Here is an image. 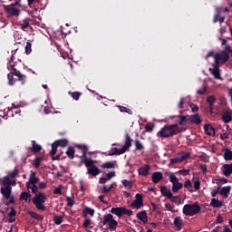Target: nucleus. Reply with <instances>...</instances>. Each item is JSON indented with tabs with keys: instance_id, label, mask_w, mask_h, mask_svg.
Returning <instances> with one entry per match:
<instances>
[{
	"instance_id": "ddd939ff",
	"label": "nucleus",
	"mask_w": 232,
	"mask_h": 232,
	"mask_svg": "<svg viewBox=\"0 0 232 232\" xmlns=\"http://www.w3.org/2000/svg\"><path fill=\"white\" fill-rule=\"evenodd\" d=\"M5 211L9 217V224H14V222H15V216L17 215V211H15V208H6Z\"/></svg>"
},
{
	"instance_id": "8fccbe9b",
	"label": "nucleus",
	"mask_w": 232,
	"mask_h": 232,
	"mask_svg": "<svg viewBox=\"0 0 232 232\" xmlns=\"http://www.w3.org/2000/svg\"><path fill=\"white\" fill-rule=\"evenodd\" d=\"M69 95H71V97H72V99H73L74 101H79V99H80L82 93L79 92H69Z\"/></svg>"
},
{
	"instance_id": "1a4fd4ad",
	"label": "nucleus",
	"mask_w": 232,
	"mask_h": 232,
	"mask_svg": "<svg viewBox=\"0 0 232 232\" xmlns=\"http://www.w3.org/2000/svg\"><path fill=\"white\" fill-rule=\"evenodd\" d=\"M102 224L103 226L108 224L110 231H115L117 229V226H119V223L113 218V215L111 214L104 216Z\"/></svg>"
},
{
	"instance_id": "f704fd0d",
	"label": "nucleus",
	"mask_w": 232,
	"mask_h": 232,
	"mask_svg": "<svg viewBox=\"0 0 232 232\" xmlns=\"http://www.w3.org/2000/svg\"><path fill=\"white\" fill-rule=\"evenodd\" d=\"M65 153L69 159H75V149H73V147H69Z\"/></svg>"
},
{
	"instance_id": "774afa93",
	"label": "nucleus",
	"mask_w": 232,
	"mask_h": 232,
	"mask_svg": "<svg viewBox=\"0 0 232 232\" xmlns=\"http://www.w3.org/2000/svg\"><path fill=\"white\" fill-rule=\"evenodd\" d=\"M194 188L198 191V189H200V180L199 179H197L195 182H194Z\"/></svg>"
},
{
	"instance_id": "cd10ccee",
	"label": "nucleus",
	"mask_w": 232,
	"mask_h": 232,
	"mask_svg": "<svg viewBox=\"0 0 232 232\" xmlns=\"http://www.w3.org/2000/svg\"><path fill=\"white\" fill-rule=\"evenodd\" d=\"M29 182L32 185L37 184L39 182V178H37L35 171H34V170H31V174L29 177Z\"/></svg>"
},
{
	"instance_id": "f3484780",
	"label": "nucleus",
	"mask_w": 232,
	"mask_h": 232,
	"mask_svg": "<svg viewBox=\"0 0 232 232\" xmlns=\"http://www.w3.org/2000/svg\"><path fill=\"white\" fill-rule=\"evenodd\" d=\"M150 167L149 164H147L138 169V174L141 175V177H148V175H150Z\"/></svg>"
},
{
	"instance_id": "393cba45",
	"label": "nucleus",
	"mask_w": 232,
	"mask_h": 232,
	"mask_svg": "<svg viewBox=\"0 0 232 232\" xmlns=\"http://www.w3.org/2000/svg\"><path fill=\"white\" fill-rule=\"evenodd\" d=\"M123 153H124V150L118 149L117 147H115L109 150L108 156L113 157V155H123Z\"/></svg>"
},
{
	"instance_id": "6ab92c4d",
	"label": "nucleus",
	"mask_w": 232,
	"mask_h": 232,
	"mask_svg": "<svg viewBox=\"0 0 232 232\" xmlns=\"http://www.w3.org/2000/svg\"><path fill=\"white\" fill-rule=\"evenodd\" d=\"M160 193H161L162 197H166L167 198H172L173 193H171L170 189H168V187L161 186L160 188Z\"/></svg>"
},
{
	"instance_id": "423d86ee",
	"label": "nucleus",
	"mask_w": 232,
	"mask_h": 232,
	"mask_svg": "<svg viewBox=\"0 0 232 232\" xmlns=\"http://www.w3.org/2000/svg\"><path fill=\"white\" fill-rule=\"evenodd\" d=\"M15 6H21L19 1H15L14 3H12L9 5L5 6V11L10 17H17L21 14V11L17 9Z\"/></svg>"
},
{
	"instance_id": "a19ab883",
	"label": "nucleus",
	"mask_w": 232,
	"mask_h": 232,
	"mask_svg": "<svg viewBox=\"0 0 232 232\" xmlns=\"http://www.w3.org/2000/svg\"><path fill=\"white\" fill-rule=\"evenodd\" d=\"M53 222L56 224V226H61L63 224V220L64 218V216H53Z\"/></svg>"
},
{
	"instance_id": "13d9d810",
	"label": "nucleus",
	"mask_w": 232,
	"mask_h": 232,
	"mask_svg": "<svg viewBox=\"0 0 232 232\" xmlns=\"http://www.w3.org/2000/svg\"><path fill=\"white\" fill-rule=\"evenodd\" d=\"M179 119V126H184L186 122L188 121V118L186 116H178Z\"/></svg>"
},
{
	"instance_id": "c9c22d12",
	"label": "nucleus",
	"mask_w": 232,
	"mask_h": 232,
	"mask_svg": "<svg viewBox=\"0 0 232 232\" xmlns=\"http://www.w3.org/2000/svg\"><path fill=\"white\" fill-rule=\"evenodd\" d=\"M118 108L121 113H128V115H133V111L128 107H124L122 105H118Z\"/></svg>"
},
{
	"instance_id": "412c9836",
	"label": "nucleus",
	"mask_w": 232,
	"mask_h": 232,
	"mask_svg": "<svg viewBox=\"0 0 232 232\" xmlns=\"http://www.w3.org/2000/svg\"><path fill=\"white\" fill-rule=\"evenodd\" d=\"M203 128L206 135L215 137V128H213V126L209 124H205Z\"/></svg>"
},
{
	"instance_id": "5701e85b",
	"label": "nucleus",
	"mask_w": 232,
	"mask_h": 232,
	"mask_svg": "<svg viewBox=\"0 0 232 232\" xmlns=\"http://www.w3.org/2000/svg\"><path fill=\"white\" fill-rule=\"evenodd\" d=\"M87 173L89 175H92V177H97V175H99L101 173V169H99V168L94 165V166L87 169Z\"/></svg>"
},
{
	"instance_id": "bb28decb",
	"label": "nucleus",
	"mask_w": 232,
	"mask_h": 232,
	"mask_svg": "<svg viewBox=\"0 0 232 232\" xmlns=\"http://www.w3.org/2000/svg\"><path fill=\"white\" fill-rule=\"evenodd\" d=\"M14 113H15V115H19V113H21V109L15 105H13L11 110L8 111L7 115L9 117H14Z\"/></svg>"
},
{
	"instance_id": "69168bd1",
	"label": "nucleus",
	"mask_w": 232,
	"mask_h": 232,
	"mask_svg": "<svg viewBox=\"0 0 232 232\" xmlns=\"http://www.w3.org/2000/svg\"><path fill=\"white\" fill-rule=\"evenodd\" d=\"M153 128H155V125H153V124H147L145 126L146 131H150V133H151V131H153Z\"/></svg>"
},
{
	"instance_id": "c03bdc74",
	"label": "nucleus",
	"mask_w": 232,
	"mask_h": 232,
	"mask_svg": "<svg viewBox=\"0 0 232 232\" xmlns=\"http://www.w3.org/2000/svg\"><path fill=\"white\" fill-rule=\"evenodd\" d=\"M11 178L9 176H5L3 178V181H2V184L3 186H9L11 187L12 186V179H10Z\"/></svg>"
},
{
	"instance_id": "aec40b11",
	"label": "nucleus",
	"mask_w": 232,
	"mask_h": 232,
	"mask_svg": "<svg viewBox=\"0 0 232 232\" xmlns=\"http://www.w3.org/2000/svg\"><path fill=\"white\" fill-rule=\"evenodd\" d=\"M138 220H140L141 222H143V224H147L148 223V213H146L145 210L140 211L137 215H136Z\"/></svg>"
},
{
	"instance_id": "4468645a",
	"label": "nucleus",
	"mask_w": 232,
	"mask_h": 232,
	"mask_svg": "<svg viewBox=\"0 0 232 232\" xmlns=\"http://www.w3.org/2000/svg\"><path fill=\"white\" fill-rule=\"evenodd\" d=\"M124 139H125V143L121 147V150H123L124 153H126V151H128L130 148H131V137L130 136V133H125Z\"/></svg>"
},
{
	"instance_id": "a211bd4d",
	"label": "nucleus",
	"mask_w": 232,
	"mask_h": 232,
	"mask_svg": "<svg viewBox=\"0 0 232 232\" xmlns=\"http://www.w3.org/2000/svg\"><path fill=\"white\" fill-rule=\"evenodd\" d=\"M222 173L225 177H231L232 174V163L223 165Z\"/></svg>"
},
{
	"instance_id": "6e6d98bb",
	"label": "nucleus",
	"mask_w": 232,
	"mask_h": 232,
	"mask_svg": "<svg viewBox=\"0 0 232 232\" xmlns=\"http://www.w3.org/2000/svg\"><path fill=\"white\" fill-rule=\"evenodd\" d=\"M220 189H222V186L219 185V186L217 187L216 189H213V190L210 192L211 197H213V198L217 197V195H218V193H220Z\"/></svg>"
},
{
	"instance_id": "680f3d73",
	"label": "nucleus",
	"mask_w": 232,
	"mask_h": 232,
	"mask_svg": "<svg viewBox=\"0 0 232 232\" xmlns=\"http://www.w3.org/2000/svg\"><path fill=\"white\" fill-rule=\"evenodd\" d=\"M199 169H201L203 175L208 173V166L206 164H199Z\"/></svg>"
},
{
	"instance_id": "4c0bfd02",
	"label": "nucleus",
	"mask_w": 232,
	"mask_h": 232,
	"mask_svg": "<svg viewBox=\"0 0 232 232\" xmlns=\"http://www.w3.org/2000/svg\"><path fill=\"white\" fill-rule=\"evenodd\" d=\"M207 102H208L210 110H213V104L217 102V98H215L213 95H210L207 97Z\"/></svg>"
},
{
	"instance_id": "3c124183",
	"label": "nucleus",
	"mask_w": 232,
	"mask_h": 232,
	"mask_svg": "<svg viewBox=\"0 0 232 232\" xmlns=\"http://www.w3.org/2000/svg\"><path fill=\"white\" fill-rule=\"evenodd\" d=\"M83 213H87V215H90L91 217H93V215H95V209L86 207L83 209Z\"/></svg>"
},
{
	"instance_id": "79ce46f5",
	"label": "nucleus",
	"mask_w": 232,
	"mask_h": 232,
	"mask_svg": "<svg viewBox=\"0 0 232 232\" xmlns=\"http://www.w3.org/2000/svg\"><path fill=\"white\" fill-rule=\"evenodd\" d=\"M184 188L188 189L190 193H193V183H191V180L187 179L184 183Z\"/></svg>"
},
{
	"instance_id": "ea45409f",
	"label": "nucleus",
	"mask_w": 232,
	"mask_h": 232,
	"mask_svg": "<svg viewBox=\"0 0 232 232\" xmlns=\"http://www.w3.org/2000/svg\"><path fill=\"white\" fill-rule=\"evenodd\" d=\"M169 199L170 200V202H174L178 206H179V204H182V199L180 198V196L172 195V198H169Z\"/></svg>"
},
{
	"instance_id": "2f4dec72",
	"label": "nucleus",
	"mask_w": 232,
	"mask_h": 232,
	"mask_svg": "<svg viewBox=\"0 0 232 232\" xmlns=\"http://www.w3.org/2000/svg\"><path fill=\"white\" fill-rule=\"evenodd\" d=\"M31 150L34 153H39L41 151V150H43V147H41V145L37 144V142H35V140H32Z\"/></svg>"
},
{
	"instance_id": "b1692460",
	"label": "nucleus",
	"mask_w": 232,
	"mask_h": 232,
	"mask_svg": "<svg viewBox=\"0 0 232 232\" xmlns=\"http://www.w3.org/2000/svg\"><path fill=\"white\" fill-rule=\"evenodd\" d=\"M222 206H224V201H222V200H218V199L213 198L210 201L211 208H222Z\"/></svg>"
},
{
	"instance_id": "473e14b6",
	"label": "nucleus",
	"mask_w": 232,
	"mask_h": 232,
	"mask_svg": "<svg viewBox=\"0 0 232 232\" xmlns=\"http://www.w3.org/2000/svg\"><path fill=\"white\" fill-rule=\"evenodd\" d=\"M209 72L212 73V75H214L215 79H221L218 65H217L214 69L210 68Z\"/></svg>"
},
{
	"instance_id": "39448f33",
	"label": "nucleus",
	"mask_w": 232,
	"mask_h": 232,
	"mask_svg": "<svg viewBox=\"0 0 232 232\" xmlns=\"http://www.w3.org/2000/svg\"><path fill=\"white\" fill-rule=\"evenodd\" d=\"M200 209L201 208L197 203L193 205L186 204L183 207V213L186 215V217H195V215L200 213Z\"/></svg>"
},
{
	"instance_id": "5fc2aeb1",
	"label": "nucleus",
	"mask_w": 232,
	"mask_h": 232,
	"mask_svg": "<svg viewBox=\"0 0 232 232\" xmlns=\"http://www.w3.org/2000/svg\"><path fill=\"white\" fill-rule=\"evenodd\" d=\"M189 157H191V153H189V152H184V153H182V154L180 155L179 160H180L181 162H182V161H184V160H188V159H189Z\"/></svg>"
},
{
	"instance_id": "9b49d317",
	"label": "nucleus",
	"mask_w": 232,
	"mask_h": 232,
	"mask_svg": "<svg viewBox=\"0 0 232 232\" xmlns=\"http://www.w3.org/2000/svg\"><path fill=\"white\" fill-rule=\"evenodd\" d=\"M214 59L217 66L218 64H226L229 61V53H226V51H221L215 54Z\"/></svg>"
},
{
	"instance_id": "0e129e2a",
	"label": "nucleus",
	"mask_w": 232,
	"mask_h": 232,
	"mask_svg": "<svg viewBox=\"0 0 232 232\" xmlns=\"http://www.w3.org/2000/svg\"><path fill=\"white\" fill-rule=\"evenodd\" d=\"M90 226H92V219H85L83 221L82 227L88 228Z\"/></svg>"
},
{
	"instance_id": "9d476101",
	"label": "nucleus",
	"mask_w": 232,
	"mask_h": 232,
	"mask_svg": "<svg viewBox=\"0 0 232 232\" xmlns=\"http://www.w3.org/2000/svg\"><path fill=\"white\" fill-rule=\"evenodd\" d=\"M111 213H112V215H116V217H119V218L123 217V215H127V217H131V215H133V211L131 209H127L124 207L112 208L111 209Z\"/></svg>"
},
{
	"instance_id": "7c9ffc66",
	"label": "nucleus",
	"mask_w": 232,
	"mask_h": 232,
	"mask_svg": "<svg viewBox=\"0 0 232 232\" xmlns=\"http://www.w3.org/2000/svg\"><path fill=\"white\" fill-rule=\"evenodd\" d=\"M222 121H223V122H225V124L231 122V121H232L231 112H229V111L224 112L222 114Z\"/></svg>"
},
{
	"instance_id": "052dcab7",
	"label": "nucleus",
	"mask_w": 232,
	"mask_h": 232,
	"mask_svg": "<svg viewBox=\"0 0 232 232\" xmlns=\"http://www.w3.org/2000/svg\"><path fill=\"white\" fill-rule=\"evenodd\" d=\"M111 189H113V184H111V185H105V186H103V188H102V191L104 192V193H110V191H111Z\"/></svg>"
},
{
	"instance_id": "49530a36",
	"label": "nucleus",
	"mask_w": 232,
	"mask_h": 232,
	"mask_svg": "<svg viewBox=\"0 0 232 232\" xmlns=\"http://www.w3.org/2000/svg\"><path fill=\"white\" fill-rule=\"evenodd\" d=\"M8 177L9 179H16V177H19V169L15 168L12 172H9Z\"/></svg>"
},
{
	"instance_id": "e2e57ef3",
	"label": "nucleus",
	"mask_w": 232,
	"mask_h": 232,
	"mask_svg": "<svg viewBox=\"0 0 232 232\" xmlns=\"http://www.w3.org/2000/svg\"><path fill=\"white\" fill-rule=\"evenodd\" d=\"M223 52H226V53H228V55L231 53V56H232V48H231V45L227 44V45L225 46V49L223 50Z\"/></svg>"
},
{
	"instance_id": "e433bc0d",
	"label": "nucleus",
	"mask_w": 232,
	"mask_h": 232,
	"mask_svg": "<svg viewBox=\"0 0 232 232\" xmlns=\"http://www.w3.org/2000/svg\"><path fill=\"white\" fill-rule=\"evenodd\" d=\"M54 143L57 146H60L61 148H66V146H68V140L66 139L58 140H55Z\"/></svg>"
},
{
	"instance_id": "a878e982",
	"label": "nucleus",
	"mask_w": 232,
	"mask_h": 232,
	"mask_svg": "<svg viewBox=\"0 0 232 232\" xmlns=\"http://www.w3.org/2000/svg\"><path fill=\"white\" fill-rule=\"evenodd\" d=\"M189 121L191 124H200L202 122V120L200 119V116L198 115V113L191 115L189 117Z\"/></svg>"
},
{
	"instance_id": "0eeeda50",
	"label": "nucleus",
	"mask_w": 232,
	"mask_h": 232,
	"mask_svg": "<svg viewBox=\"0 0 232 232\" xmlns=\"http://www.w3.org/2000/svg\"><path fill=\"white\" fill-rule=\"evenodd\" d=\"M0 192L3 194V197L9 201L5 203V206H10V204H15V199L14 196H12V187L6 186L5 188H0Z\"/></svg>"
},
{
	"instance_id": "4be33fe9",
	"label": "nucleus",
	"mask_w": 232,
	"mask_h": 232,
	"mask_svg": "<svg viewBox=\"0 0 232 232\" xmlns=\"http://www.w3.org/2000/svg\"><path fill=\"white\" fill-rule=\"evenodd\" d=\"M231 192V186L223 187L220 188L219 195L224 198H227L229 197V193Z\"/></svg>"
},
{
	"instance_id": "bf43d9fd",
	"label": "nucleus",
	"mask_w": 232,
	"mask_h": 232,
	"mask_svg": "<svg viewBox=\"0 0 232 232\" xmlns=\"http://www.w3.org/2000/svg\"><path fill=\"white\" fill-rule=\"evenodd\" d=\"M66 201H67V206L69 208H73V206L75 204V200H73V198H72L71 197H67Z\"/></svg>"
},
{
	"instance_id": "6e6552de",
	"label": "nucleus",
	"mask_w": 232,
	"mask_h": 232,
	"mask_svg": "<svg viewBox=\"0 0 232 232\" xmlns=\"http://www.w3.org/2000/svg\"><path fill=\"white\" fill-rule=\"evenodd\" d=\"M169 182L172 184V192L179 193L182 188H184V184L179 181V178L175 176L174 173L169 174Z\"/></svg>"
},
{
	"instance_id": "f257e3e1",
	"label": "nucleus",
	"mask_w": 232,
	"mask_h": 232,
	"mask_svg": "<svg viewBox=\"0 0 232 232\" xmlns=\"http://www.w3.org/2000/svg\"><path fill=\"white\" fill-rule=\"evenodd\" d=\"M180 133V128L179 124L165 125L158 132L157 137L159 139H169V137H175Z\"/></svg>"
},
{
	"instance_id": "f03ea898",
	"label": "nucleus",
	"mask_w": 232,
	"mask_h": 232,
	"mask_svg": "<svg viewBox=\"0 0 232 232\" xmlns=\"http://www.w3.org/2000/svg\"><path fill=\"white\" fill-rule=\"evenodd\" d=\"M10 69L12 72L7 74L9 86H14L17 81L20 82L21 84L26 82V75L21 73V71L15 68V64H11Z\"/></svg>"
},
{
	"instance_id": "c756f323",
	"label": "nucleus",
	"mask_w": 232,
	"mask_h": 232,
	"mask_svg": "<svg viewBox=\"0 0 232 232\" xmlns=\"http://www.w3.org/2000/svg\"><path fill=\"white\" fill-rule=\"evenodd\" d=\"M20 200H28V202H32V194L26 191L22 192L20 194Z\"/></svg>"
},
{
	"instance_id": "4d7b16f0",
	"label": "nucleus",
	"mask_w": 232,
	"mask_h": 232,
	"mask_svg": "<svg viewBox=\"0 0 232 232\" xmlns=\"http://www.w3.org/2000/svg\"><path fill=\"white\" fill-rule=\"evenodd\" d=\"M134 144H135L136 150H138V151H142V150H144V145H142V143H140V141L139 140H135Z\"/></svg>"
},
{
	"instance_id": "72a5a7b5",
	"label": "nucleus",
	"mask_w": 232,
	"mask_h": 232,
	"mask_svg": "<svg viewBox=\"0 0 232 232\" xmlns=\"http://www.w3.org/2000/svg\"><path fill=\"white\" fill-rule=\"evenodd\" d=\"M29 215L31 218H34V220H38L39 222H42V220H44V217H43L41 214H37L34 211L29 212Z\"/></svg>"
},
{
	"instance_id": "de8ad7c7",
	"label": "nucleus",
	"mask_w": 232,
	"mask_h": 232,
	"mask_svg": "<svg viewBox=\"0 0 232 232\" xmlns=\"http://www.w3.org/2000/svg\"><path fill=\"white\" fill-rule=\"evenodd\" d=\"M44 159L41 157H36L34 160V166L36 169H39V166H41V163L43 162Z\"/></svg>"
},
{
	"instance_id": "7ed1b4c3",
	"label": "nucleus",
	"mask_w": 232,
	"mask_h": 232,
	"mask_svg": "<svg viewBox=\"0 0 232 232\" xmlns=\"http://www.w3.org/2000/svg\"><path fill=\"white\" fill-rule=\"evenodd\" d=\"M74 147L79 149L82 153V155L80 157L82 164H84L88 169L93 168V166H95V160L86 157V154L88 153V146L76 144Z\"/></svg>"
},
{
	"instance_id": "20e7f679",
	"label": "nucleus",
	"mask_w": 232,
	"mask_h": 232,
	"mask_svg": "<svg viewBox=\"0 0 232 232\" xmlns=\"http://www.w3.org/2000/svg\"><path fill=\"white\" fill-rule=\"evenodd\" d=\"M32 202L39 211L46 210V207L44 206V203L46 202V194L39 192L33 197Z\"/></svg>"
},
{
	"instance_id": "864d4df0",
	"label": "nucleus",
	"mask_w": 232,
	"mask_h": 232,
	"mask_svg": "<svg viewBox=\"0 0 232 232\" xmlns=\"http://www.w3.org/2000/svg\"><path fill=\"white\" fill-rule=\"evenodd\" d=\"M57 148H59L58 145H56L55 141L52 144V150L50 151V155H52V157H53V155H55L57 153Z\"/></svg>"
},
{
	"instance_id": "a18cd8bd",
	"label": "nucleus",
	"mask_w": 232,
	"mask_h": 232,
	"mask_svg": "<svg viewBox=\"0 0 232 232\" xmlns=\"http://www.w3.org/2000/svg\"><path fill=\"white\" fill-rule=\"evenodd\" d=\"M102 168H104L105 169H111L115 168V163L111 161H108L102 164Z\"/></svg>"
},
{
	"instance_id": "c85d7f7f",
	"label": "nucleus",
	"mask_w": 232,
	"mask_h": 232,
	"mask_svg": "<svg viewBox=\"0 0 232 232\" xmlns=\"http://www.w3.org/2000/svg\"><path fill=\"white\" fill-rule=\"evenodd\" d=\"M182 224H183L182 218L176 217L174 218V226L175 227H177L178 231H180L182 229Z\"/></svg>"
},
{
	"instance_id": "37998d69",
	"label": "nucleus",
	"mask_w": 232,
	"mask_h": 232,
	"mask_svg": "<svg viewBox=\"0 0 232 232\" xmlns=\"http://www.w3.org/2000/svg\"><path fill=\"white\" fill-rule=\"evenodd\" d=\"M224 159L226 160H232V150L229 149H225Z\"/></svg>"
},
{
	"instance_id": "338daca9",
	"label": "nucleus",
	"mask_w": 232,
	"mask_h": 232,
	"mask_svg": "<svg viewBox=\"0 0 232 232\" xmlns=\"http://www.w3.org/2000/svg\"><path fill=\"white\" fill-rule=\"evenodd\" d=\"M113 177H115V171H111L106 175L107 180H111V179H113Z\"/></svg>"
},
{
	"instance_id": "58836bf2",
	"label": "nucleus",
	"mask_w": 232,
	"mask_h": 232,
	"mask_svg": "<svg viewBox=\"0 0 232 232\" xmlns=\"http://www.w3.org/2000/svg\"><path fill=\"white\" fill-rule=\"evenodd\" d=\"M20 26L22 30H26L30 26V18H24L20 24Z\"/></svg>"
},
{
	"instance_id": "dca6fc26",
	"label": "nucleus",
	"mask_w": 232,
	"mask_h": 232,
	"mask_svg": "<svg viewBox=\"0 0 232 232\" xmlns=\"http://www.w3.org/2000/svg\"><path fill=\"white\" fill-rule=\"evenodd\" d=\"M162 179H164V177L160 171L153 172L151 175V180L153 184H159Z\"/></svg>"
},
{
	"instance_id": "2eb2a0df",
	"label": "nucleus",
	"mask_w": 232,
	"mask_h": 232,
	"mask_svg": "<svg viewBox=\"0 0 232 232\" xmlns=\"http://www.w3.org/2000/svg\"><path fill=\"white\" fill-rule=\"evenodd\" d=\"M220 9L219 8H217L216 9V14L214 16V19H213V23H217L218 21L222 24L224 23L225 19H226V14H220Z\"/></svg>"
},
{
	"instance_id": "09e8293b",
	"label": "nucleus",
	"mask_w": 232,
	"mask_h": 232,
	"mask_svg": "<svg viewBox=\"0 0 232 232\" xmlns=\"http://www.w3.org/2000/svg\"><path fill=\"white\" fill-rule=\"evenodd\" d=\"M122 185L124 188H127V189H131V188H133V183L128 179H123Z\"/></svg>"
},
{
	"instance_id": "603ef678",
	"label": "nucleus",
	"mask_w": 232,
	"mask_h": 232,
	"mask_svg": "<svg viewBox=\"0 0 232 232\" xmlns=\"http://www.w3.org/2000/svg\"><path fill=\"white\" fill-rule=\"evenodd\" d=\"M25 53L27 55H30V53H32V43H30V41L26 42V45H25Z\"/></svg>"
},
{
	"instance_id": "f8f14e48",
	"label": "nucleus",
	"mask_w": 232,
	"mask_h": 232,
	"mask_svg": "<svg viewBox=\"0 0 232 232\" xmlns=\"http://www.w3.org/2000/svg\"><path fill=\"white\" fill-rule=\"evenodd\" d=\"M130 206L136 209H140V208L144 206V198H142V194H136L135 200L131 202Z\"/></svg>"
}]
</instances>
